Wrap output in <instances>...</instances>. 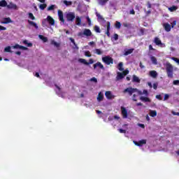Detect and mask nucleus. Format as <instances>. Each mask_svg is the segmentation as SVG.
Listing matches in <instances>:
<instances>
[{"mask_svg": "<svg viewBox=\"0 0 179 179\" xmlns=\"http://www.w3.org/2000/svg\"><path fill=\"white\" fill-rule=\"evenodd\" d=\"M0 6L1 8H5L6 6H8V2L5 0H2L0 1Z\"/></svg>", "mask_w": 179, "mask_h": 179, "instance_id": "cd10ccee", "label": "nucleus"}, {"mask_svg": "<svg viewBox=\"0 0 179 179\" xmlns=\"http://www.w3.org/2000/svg\"><path fill=\"white\" fill-rule=\"evenodd\" d=\"M47 20L49 24H51L52 26H54V24H55V20H54V18H52V17L48 15L47 17Z\"/></svg>", "mask_w": 179, "mask_h": 179, "instance_id": "dca6fc26", "label": "nucleus"}, {"mask_svg": "<svg viewBox=\"0 0 179 179\" xmlns=\"http://www.w3.org/2000/svg\"><path fill=\"white\" fill-rule=\"evenodd\" d=\"M20 50H23L24 51H27V50H29V48H27V47H24L23 45H21L20 48Z\"/></svg>", "mask_w": 179, "mask_h": 179, "instance_id": "603ef678", "label": "nucleus"}, {"mask_svg": "<svg viewBox=\"0 0 179 179\" xmlns=\"http://www.w3.org/2000/svg\"><path fill=\"white\" fill-rule=\"evenodd\" d=\"M172 114L173 115H178V117H179V112H172Z\"/></svg>", "mask_w": 179, "mask_h": 179, "instance_id": "338daca9", "label": "nucleus"}, {"mask_svg": "<svg viewBox=\"0 0 179 179\" xmlns=\"http://www.w3.org/2000/svg\"><path fill=\"white\" fill-rule=\"evenodd\" d=\"M88 44L89 45H96V43H94V41H91Z\"/></svg>", "mask_w": 179, "mask_h": 179, "instance_id": "0e129e2a", "label": "nucleus"}, {"mask_svg": "<svg viewBox=\"0 0 179 179\" xmlns=\"http://www.w3.org/2000/svg\"><path fill=\"white\" fill-rule=\"evenodd\" d=\"M173 84L175 85L176 86H178L179 85V80H173Z\"/></svg>", "mask_w": 179, "mask_h": 179, "instance_id": "8fccbe9b", "label": "nucleus"}, {"mask_svg": "<svg viewBox=\"0 0 179 179\" xmlns=\"http://www.w3.org/2000/svg\"><path fill=\"white\" fill-rule=\"evenodd\" d=\"M3 21L1 22L2 24H8V23H13L12 19L10 17H4L3 19Z\"/></svg>", "mask_w": 179, "mask_h": 179, "instance_id": "2eb2a0df", "label": "nucleus"}, {"mask_svg": "<svg viewBox=\"0 0 179 179\" xmlns=\"http://www.w3.org/2000/svg\"><path fill=\"white\" fill-rule=\"evenodd\" d=\"M169 97H170V95H169L168 94H165L164 97V101H166V100H168Z\"/></svg>", "mask_w": 179, "mask_h": 179, "instance_id": "864d4df0", "label": "nucleus"}, {"mask_svg": "<svg viewBox=\"0 0 179 179\" xmlns=\"http://www.w3.org/2000/svg\"><path fill=\"white\" fill-rule=\"evenodd\" d=\"M83 35L86 36L87 37H90V36H92V31L89 29H85L83 30V33H82V32L78 33V36H82Z\"/></svg>", "mask_w": 179, "mask_h": 179, "instance_id": "20e7f679", "label": "nucleus"}, {"mask_svg": "<svg viewBox=\"0 0 179 179\" xmlns=\"http://www.w3.org/2000/svg\"><path fill=\"white\" fill-rule=\"evenodd\" d=\"M134 50L135 49L131 48V49H128L127 50H124V55L127 57V55H129V54H132Z\"/></svg>", "mask_w": 179, "mask_h": 179, "instance_id": "412c9836", "label": "nucleus"}, {"mask_svg": "<svg viewBox=\"0 0 179 179\" xmlns=\"http://www.w3.org/2000/svg\"><path fill=\"white\" fill-rule=\"evenodd\" d=\"M23 43L25 44V45H27V47H33V43H29V42L27 41V40H24V41H23Z\"/></svg>", "mask_w": 179, "mask_h": 179, "instance_id": "f704fd0d", "label": "nucleus"}, {"mask_svg": "<svg viewBox=\"0 0 179 179\" xmlns=\"http://www.w3.org/2000/svg\"><path fill=\"white\" fill-rule=\"evenodd\" d=\"M124 78H125V76H124V74L122 73L117 72V75L116 76L117 80H121V79H124Z\"/></svg>", "mask_w": 179, "mask_h": 179, "instance_id": "6ab92c4d", "label": "nucleus"}, {"mask_svg": "<svg viewBox=\"0 0 179 179\" xmlns=\"http://www.w3.org/2000/svg\"><path fill=\"white\" fill-rule=\"evenodd\" d=\"M155 97H156V99H157L158 100H162V95H160V94L157 95Z\"/></svg>", "mask_w": 179, "mask_h": 179, "instance_id": "bf43d9fd", "label": "nucleus"}, {"mask_svg": "<svg viewBox=\"0 0 179 179\" xmlns=\"http://www.w3.org/2000/svg\"><path fill=\"white\" fill-rule=\"evenodd\" d=\"M20 46H21L20 45L16 44L15 45L13 46V48H15V49L19 48L20 50Z\"/></svg>", "mask_w": 179, "mask_h": 179, "instance_id": "4d7b16f0", "label": "nucleus"}, {"mask_svg": "<svg viewBox=\"0 0 179 179\" xmlns=\"http://www.w3.org/2000/svg\"><path fill=\"white\" fill-rule=\"evenodd\" d=\"M168 9L170 12H174L175 10H177V9H178V7H177V6H172L171 7H169Z\"/></svg>", "mask_w": 179, "mask_h": 179, "instance_id": "c756f323", "label": "nucleus"}, {"mask_svg": "<svg viewBox=\"0 0 179 179\" xmlns=\"http://www.w3.org/2000/svg\"><path fill=\"white\" fill-rule=\"evenodd\" d=\"M5 52H11L12 51L10 50V46H7L6 48H4Z\"/></svg>", "mask_w": 179, "mask_h": 179, "instance_id": "a19ab883", "label": "nucleus"}, {"mask_svg": "<svg viewBox=\"0 0 179 179\" xmlns=\"http://www.w3.org/2000/svg\"><path fill=\"white\" fill-rule=\"evenodd\" d=\"M106 26H107V29H106V34L108 36V37H110V27L111 26V24L110 23V22H106Z\"/></svg>", "mask_w": 179, "mask_h": 179, "instance_id": "f3484780", "label": "nucleus"}, {"mask_svg": "<svg viewBox=\"0 0 179 179\" xmlns=\"http://www.w3.org/2000/svg\"><path fill=\"white\" fill-rule=\"evenodd\" d=\"M28 23L29 24H30V26H33L34 27H35V29H38V26L37 25V24L33 21L31 20H28Z\"/></svg>", "mask_w": 179, "mask_h": 179, "instance_id": "b1692460", "label": "nucleus"}, {"mask_svg": "<svg viewBox=\"0 0 179 179\" xmlns=\"http://www.w3.org/2000/svg\"><path fill=\"white\" fill-rule=\"evenodd\" d=\"M132 82L134 83H141V79L138 76L133 75Z\"/></svg>", "mask_w": 179, "mask_h": 179, "instance_id": "a211bd4d", "label": "nucleus"}, {"mask_svg": "<svg viewBox=\"0 0 179 179\" xmlns=\"http://www.w3.org/2000/svg\"><path fill=\"white\" fill-rule=\"evenodd\" d=\"M134 145H136V146L142 147V146H143V145H146V140L143 139L139 141H134Z\"/></svg>", "mask_w": 179, "mask_h": 179, "instance_id": "9d476101", "label": "nucleus"}, {"mask_svg": "<svg viewBox=\"0 0 179 179\" xmlns=\"http://www.w3.org/2000/svg\"><path fill=\"white\" fill-rule=\"evenodd\" d=\"M76 15H75L74 12H69L66 13V19L67 22H73Z\"/></svg>", "mask_w": 179, "mask_h": 179, "instance_id": "f03ea898", "label": "nucleus"}, {"mask_svg": "<svg viewBox=\"0 0 179 179\" xmlns=\"http://www.w3.org/2000/svg\"><path fill=\"white\" fill-rule=\"evenodd\" d=\"M122 66H124V64L122 62H120L117 65V69H119V71H124V68H122Z\"/></svg>", "mask_w": 179, "mask_h": 179, "instance_id": "473e14b6", "label": "nucleus"}, {"mask_svg": "<svg viewBox=\"0 0 179 179\" xmlns=\"http://www.w3.org/2000/svg\"><path fill=\"white\" fill-rule=\"evenodd\" d=\"M97 67L99 69H103L104 70V66L101 64V62H96V64H94V69H96Z\"/></svg>", "mask_w": 179, "mask_h": 179, "instance_id": "4468645a", "label": "nucleus"}, {"mask_svg": "<svg viewBox=\"0 0 179 179\" xmlns=\"http://www.w3.org/2000/svg\"><path fill=\"white\" fill-rule=\"evenodd\" d=\"M54 8H55V5H51L48 8V10H54Z\"/></svg>", "mask_w": 179, "mask_h": 179, "instance_id": "49530a36", "label": "nucleus"}, {"mask_svg": "<svg viewBox=\"0 0 179 179\" xmlns=\"http://www.w3.org/2000/svg\"><path fill=\"white\" fill-rule=\"evenodd\" d=\"M115 27L116 29H121V22L117 21L115 23Z\"/></svg>", "mask_w": 179, "mask_h": 179, "instance_id": "ea45409f", "label": "nucleus"}, {"mask_svg": "<svg viewBox=\"0 0 179 179\" xmlns=\"http://www.w3.org/2000/svg\"><path fill=\"white\" fill-rule=\"evenodd\" d=\"M38 37L41 40H42V41H43V43H47V41H48V38L43 35H39Z\"/></svg>", "mask_w": 179, "mask_h": 179, "instance_id": "c85d7f7f", "label": "nucleus"}, {"mask_svg": "<svg viewBox=\"0 0 179 179\" xmlns=\"http://www.w3.org/2000/svg\"><path fill=\"white\" fill-rule=\"evenodd\" d=\"M130 15H135V10H134V9L131 10Z\"/></svg>", "mask_w": 179, "mask_h": 179, "instance_id": "774afa93", "label": "nucleus"}, {"mask_svg": "<svg viewBox=\"0 0 179 179\" xmlns=\"http://www.w3.org/2000/svg\"><path fill=\"white\" fill-rule=\"evenodd\" d=\"M94 52L97 54V55H101V54H103V51L100 49H95Z\"/></svg>", "mask_w": 179, "mask_h": 179, "instance_id": "72a5a7b5", "label": "nucleus"}, {"mask_svg": "<svg viewBox=\"0 0 179 179\" xmlns=\"http://www.w3.org/2000/svg\"><path fill=\"white\" fill-rule=\"evenodd\" d=\"M120 110L122 111V118H128V110L125 107L121 106Z\"/></svg>", "mask_w": 179, "mask_h": 179, "instance_id": "1a4fd4ad", "label": "nucleus"}, {"mask_svg": "<svg viewBox=\"0 0 179 179\" xmlns=\"http://www.w3.org/2000/svg\"><path fill=\"white\" fill-rule=\"evenodd\" d=\"M163 27L165 31H166L167 32L169 31H171V25H170V24L165 22L163 24Z\"/></svg>", "mask_w": 179, "mask_h": 179, "instance_id": "ddd939ff", "label": "nucleus"}, {"mask_svg": "<svg viewBox=\"0 0 179 179\" xmlns=\"http://www.w3.org/2000/svg\"><path fill=\"white\" fill-rule=\"evenodd\" d=\"M149 50L150 51H155V48H153V46L152 45H149Z\"/></svg>", "mask_w": 179, "mask_h": 179, "instance_id": "13d9d810", "label": "nucleus"}, {"mask_svg": "<svg viewBox=\"0 0 179 179\" xmlns=\"http://www.w3.org/2000/svg\"><path fill=\"white\" fill-rule=\"evenodd\" d=\"M104 99V94L101 92H99L97 96V101H103V99Z\"/></svg>", "mask_w": 179, "mask_h": 179, "instance_id": "4be33fe9", "label": "nucleus"}, {"mask_svg": "<svg viewBox=\"0 0 179 179\" xmlns=\"http://www.w3.org/2000/svg\"><path fill=\"white\" fill-rule=\"evenodd\" d=\"M150 59H151L152 64H154V65H157V59H156V57L155 56H152L150 57Z\"/></svg>", "mask_w": 179, "mask_h": 179, "instance_id": "7c9ffc66", "label": "nucleus"}, {"mask_svg": "<svg viewBox=\"0 0 179 179\" xmlns=\"http://www.w3.org/2000/svg\"><path fill=\"white\" fill-rule=\"evenodd\" d=\"M99 5H101V6H104L107 2H108L109 0H97Z\"/></svg>", "mask_w": 179, "mask_h": 179, "instance_id": "bb28decb", "label": "nucleus"}, {"mask_svg": "<svg viewBox=\"0 0 179 179\" xmlns=\"http://www.w3.org/2000/svg\"><path fill=\"white\" fill-rule=\"evenodd\" d=\"M150 76H151V78H157V72H156V71H150Z\"/></svg>", "mask_w": 179, "mask_h": 179, "instance_id": "a878e982", "label": "nucleus"}, {"mask_svg": "<svg viewBox=\"0 0 179 179\" xmlns=\"http://www.w3.org/2000/svg\"><path fill=\"white\" fill-rule=\"evenodd\" d=\"M105 96H106V99H108V100H111V99L115 98V96H114V95H113V94H111V91H106L105 92Z\"/></svg>", "mask_w": 179, "mask_h": 179, "instance_id": "f8f14e48", "label": "nucleus"}, {"mask_svg": "<svg viewBox=\"0 0 179 179\" xmlns=\"http://www.w3.org/2000/svg\"><path fill=\"white\" fill-rule=\"evenodd\" d=\"M102 61L104 62V64H106V65H110V64H114V59H113L110 56H105L102 57Z\"/></svg>", "mask_w": 179, "mask_h": 179, "instance_id": "7ed1b4c3", "label": "nucleus"}, {"mask_svg": "<svg viewBox=\"0 0 179 179\" xmlns=\"http://www.w3.org/2000/svg\"><path fill=\"white\" fill-rule=\"evenodd\" d=\"M136 97H138V95L136 94H133V96H132V100L133 101H138V99H136Z\"/></svg>", "mask_w": 179, "mask_h": 179, "instance_id": "de8ad7c7", "label": "nucleus"}, {"mask_svg": "<svg viewBox=\"0 0 179 179\" xmlns=\"http://www.w3.org/2000/svg\"><path fill=\"white\" fill-rule=\"evenodd\" d=\"M70 41H71V43L73 44L74 45V49L76 50H79V47H78V45L76 44V42H75V39H73V38H70Z\"/></svg>", "mask_w": 179, "mask_h": 179, "instance_id": "393cba45", "label": "nucleus"}, {"mask_svg": "<svg viewBox=\"0 0 179 179\" xmlns=\"http://www.w3.org/2000/svg\"><path fill=\"white\" fill-rule=\"evenodd\" d=\"M140 100H141V101H144V103H150L151 101L150 99L146 96H141Z\"/></svg>", "mask_w": 179, "mask_h": 179, "instance_id": "aec40b11", "label": "nucleus"}, {"mask_svg": "<svg viewBox=\"0 0 179 179\" xmlns=\"http://www.w3.org/2000/svg\"><path fill=\"white\" fill-rule=\"evenodd\" d=\"M47 8V4L43 3V4H40L39 8L41 9V10H44Z\"/></svg>", "mask_w": 179, "mask_h": 179, "instance_id": "c9c22d12", "label": "nucleus"}, {"mask_svg": "<svg viewBox=\"0 0 179 179\" xmlns=\"http://www.w3.org/2000/svg\"><path fill=\"white\" fill-rule=\"evenodd\" d=\"M7 8L8 9H13L14 10H17V9H19L17 6L13 2H10L9 4H7Z\"/></svg>", "mask_w": 179, "mask_h": 179, "instance_id": "9b49d317", "label": "nucleus"}, {"mask_svg": "<svg viewBox=\"0 0 179 179\" xmlns=\"http://www.w3.org/2000/svg\"><path fill=\"white\" fill-rule=\"evenodd\" d=\"M118 131L120 134H127V130L125 129H119Z\"/></svg>", "mask_w": 179, "mask_h": 179, "instance_id": "09e8293b", "label": "nucleus"}, {"mask_svg": "<svg viewBox=\"0 0 179 179\" xmlns=\"http://www.w3.org/2000/svg\"><path fill=\"white\" fill-rule=\"evenodd\" d=\"M2 30H6V27H3L2 25H0V31Z\"/></svg>", "mask_w": 179, "mask_h": 179, "instance_id": "e2e57ef3", "label": "nucleus"}, {"mask_svg": "<svg viewBox=\"0 0 179 179\" xmlns=\"http://www.w3.org/2000/svg\"><path fill=\"white\" fill-rule=\"evenodd\" d=\"M153 89H155V90H157V83H154L153 84Z\"/></svg>", "mask_w": 179, "mask_h": 179, "instance_id": "680f3d73", "label": "nucleus"}, {"mask_svg": "<svg viewBox=\"0 0 179 179\" xmlns=\"http://www.w3.org/2000/svg\"><path fill=\"white\" fill-rule=\"evenodd\" d=\"M76 24L77 26H80V24H82V19L80 18V17H76Z\"/></svg>", "mask_w": 179, "mask_h": 179, "instance_id": "5701e85b", "label": "nucleus"}, {"mask_svg": "<svg viewBox=\"0 0 179 179\" xmlns=\"http://www.w3.org/2000/svg\"><path fill=\"white\" fill-rule=\"evenodd\" d=\"M85 57H92V54H90V51H89V50L85 52Z\"/></svg>", "mask_w": 179, "mask_h": 179, "instance_id": "79ce46f5", "label": "nucleus"}, {"mask_svg": "<svg viewBox=\"0 0 179 179\" xmlns=\"http://www.w3.org/2000/svg\"><path fill=\"white\" fill-rule=\"evenodd\" d=\"M28 15H29V19H31V20H36V17H34L33 13H29Z\"/></svg>", "mask_w": 179, "mask_h": 179, "instance_id": "e433bc0d", "label": "nucleus"}, {"mask_svg": "<svg viewBox=\"0 0 179 179\" xmlns=\"http://www.w3.org/2000/svg\"><path fill=\"white\" fill-rule=\"evenodd\" d=\"M113 38L115 40V41H117V40H118V35L117 34H114Z\"/></svg>", "mask_w": 179, "mask_h": 179, "instance_id": "a18cd8bd", "label": "nucleus"}, {"mask_svg": "<svg viewBox=\"0 0 179 179\" xmlns=\"http://www.w3.org/2000/svg\"><path fill=\"white\" fill-rule=\"evenodd\" d=\"M94 30L96 31V33H101V30H100V27H99V26H95L94 27Z\"/></svg>", "mask_w": 179, "mask_h": 179, "instance_id": "4c0bfd02", "label": "nucleus"}, {"mask_svg": "<svg viewBox=\"0 0 179 179\" xmlns=\"http://www.w3.org/2000/svg\"><path fill=\"white\" fill-rule=\"evenodd\" d=\"M122 73L123 74L124 76H127V75H128V73H129V71L126 69V70L123 71Z\"/></svg>", "mask_w": 179, "mask_h": 179, "instance_id": "37998d69", "label": "nucleus"}, {"mask_svg": "<svg viewBox=\"0 0 179 179\" xmlns=\"http://www.w3.org/2000/svg\"><path fill=\"white\" fill-rule=\"evenodd\" d=\"M53 44H54V45H55V47H59V43H58L55 41H53Z\"/></svg>", "mask_w": 179, "mask_h": 179, "instance_id": "69168bd1", "label": "nucleus"}, {"mask_svg": "<svg viewBox=\"0 0 179 179\" xmlns=\"http://www.w3.org/2000/svg\"><path fill=\"white\" fill-rule=\"evenodd\" d=\"M166 73H167L168 78H169L170 79H173L174 78V76H173L174 68L173 67V65H171V64L168 62L166 63Z\"/></svg>", "mask_w": 179, "mask_h": 179, "instance_id": "f257e3e1", "label": "nucleus"}, {"mask_svg": "<svg viewBox=\"0 0 179 179\" xmlns=\"http://www.w3.org/2000/svg\"><path fill=\"white\" fill-rule=\"evenodd\" d=\"M87 21L88 22L89 26H90V24H92V20L89 17H87Z\"/></svg>", "mask_w": 179, "mask_h": 179, "instance_id": "6e6d98bb", "label": "nucleus"}, {"mask_svg": "<svg viewBox=\"0 0 179 179\" xmlns=\"http://www.w3.org/2000/svg\"><path fill=\"white\" fill-rule=\"evenodd\" d=\"M171 27L172 28V29H173L174 28V26H176V24H177V21L176 20H174V21H173V22H171Z\"/></svg>", "mask_w": 179, "mask_h": 179, "instance_id": "c03bdc74", "label": "nucleus"}, {"mask_svg": "<svg viewBox=\"0 0 179 179\" xmlns=\"http://www.w3.org/2000/svg\"><path fill=\"white\" fill-rule=\"evenodd\" d=\"M123 26H124V27H129L130 24L124 22V23H123Z\"/></svg>", "mask_w": 179, "mask_h": 179, "instance_id": "052dcab7", "label": "nucleus"}, {"mask_svg": "<svg viewBox=\"0 0 179 179\" xmlns=\"http://www.w3.org/2000/svg\"><path fill=\"white\" fill-rule=\"evenodd\" d=\"M154 43H155V44H156V45H159L162 48L166 47V44L162 43V41L158 37L155 38Z\"/></svg>", "mask_w": 179, "mask_h": 179, "instance_id": "423d86ee", "label": "nucleus"}, {"mask_svg": "<svg viewBox=\"0 0 179 179\" xmlns=\"http://www.w3.org/2000/svg\"><path fill=\"white\" fill-rule=\"evenodd\" d=\"M91 82H94V83H97V78H96L95 77H93L90 79Z\"/></svg>", "mask_w": 179, "mask_h": 179, "instance_id": "5fc2aeb1", "label": "nucleus"}, {"mask_svg": "<svg viewBox=\"0 0 179 179\" xmlns=\"http://www.w3.org/2000/svg\"><path fill=\"white\" fill-rule=\"evenodd\" d=\"M172 59L179 65V59H178L177 57H172Z\"/></svg>", "mask_w": 179, "mask_h": 179, "instance_id": "3c124183", "label": "nucleus"}, {"mask_svg": "<svg viewBox=\"0 0 179 179\" xmlns=\"http://www.w3.org/2000/svg\"><path fill=\"white\" fill-rule=\"evenodd\" d=\"M78 62H80V64H84V65H90L94 63V60H93V59H90L88 62L85 59H79Z\"/></svg>", "mask_w": 179, "mask_h": 179, "instance_id": "0eeeda50", "label": "nucleus"}, {"mask_svg": "<svg viewBox=\"0 0 179 179\" xmlns=\"http://www.w3.org/2000/svg\"><path fill=\"white\" fill-rule=\"evenodd\" d=\"M64 5H66V6H69L71 5H72V1H68L66 0H64Z\"/></svg>", "mask_w": 179, "mask_h": 179, "instance_id": "58836bf2", "label": "nucleus"}, {"mask_svg": "<svg viewBox=\"0 0 179 179\" xmlns=\"http://www.w3.org/2000/svg\"><path fill=\"white\" fill-rule=\"evenodd\" d=\"M136 92H138L137 88L127 87L124 90V93H129L130 96H132Z\"/></svg>", "mask_w": 179, "mask_h": 179, "instance_id": "39448f33", "label": "nucleus"}, {"mask_svg": "<svg viewBox=\"0 0 179 179\" xmlns=\"http://www.w3.org/2000/svg\"><path fill=\"white\" fill-rule=\"evenodd\" d=\"M157 115V112L156 110H150V117H156Z\"/></svg>", "mask_w": 179, "mask_h": 179, "instance_id": "2f4dec72", "label": "nucleus"}, {"mask_svg": "<svg viewBox=\"0 0 179 179\" xmlns=\"http://www.w3.org/2000/svg\"><path fill=\"white\" fill-rule=\"evenodd\" d=\"M57 15L59 17V20L62 22V23H65V19H64V12L61 10H57Z\"/></svg>", "mask_w": 179, "mask_h": 179, "instance_id": "6e6552de", "label": "nucleus"}]
</instances>
